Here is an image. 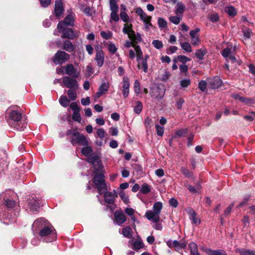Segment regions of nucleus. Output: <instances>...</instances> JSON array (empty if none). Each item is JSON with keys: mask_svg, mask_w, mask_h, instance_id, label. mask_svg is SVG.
<instances>
[{"mask_svg": "<svg viewBox=\"0 0 255 255\" xmlns=\"http://www.w3.org/2000/svg\"><path fill=\"white\" fill-rule=\"evenodd\" d=\"M134 90L136 94L140 93V83L137 80H135L134 82Z\"/></svg>", "mask_w": 255, "mask_h": 255, "instance_id": "nucleus-59", "label": "nucleus"}, {"mask_svg": "<svg viewBox=\"0 0 255 255\" xmlns=\"http://www.w3.org/2000/svg\"><path fill=\"white\" fill-rule=\"evenodd\" d=\"M162 203L160 202H155L153 206V210H148L145 213L146 218L150 221L155 223L153 227L157 230H161L162 226L159 223L160 220V214L162 209Z\"/></svg>", "mask_w": 255, "mask_h": 255, "instance_id": "nucleus-2", "label": "nucleus"}, {"mask_svg": "<svg viewBox=\"0 0 255 255\" xmlns=\"http://www.w3.org/2000/svg\"><path fill=\"white\" fill-rule=\"evenodd\" d=\"M64 73L74 78H78L80 73V71H77L72 64H68L63 67Z\"/></svg>", "mask_w": 255, "mask_h": 255, "instance_id": "nucleus-13", "label": "nucleus"}, {"mask_svg": "<svg viewBox=\"0 0 255 255\" xmlns=\"http://www.w3.org/2000/svg\"><path fill=\"white\" fill-rule=\"evenodd\" d=\"M118 1V0H110L109 1L110 8L111 11L110 19L111 22L113 21L118 22L120 19L118 14L119 9Z\"/></svg>", "mask_w": 255, "mask_h": 255, "instance_id": "nucleus-6", "label": "nucleus"}, {"mask_svg": "<svg viewBox=\"0 0 255 255\" xmlns=\"http://www.w3.org/2000/svg\"><path fill=\"white\" fill-rule=\"evenodd\" d=\"M70 101L66 96L63 95H62L59 99L60 104L63 107H67L69 106Z\"/></svg>", "mask_w": 255, "mask_h": 255, "instance_id": "nucleus-35", "label": "nucleus"}, {"mask_svg": "<svg viewBox=\"0 0 255 255\" xmlns=\"http://www.w3.org/2000/svg\"><path fill=\"white\" fill-rule=\"evenodd\" d=\"M206 54V51L204 49H200L196 51L195 53V56L199 60H202L204 56Z\"/></svg>", "mask_w": 255, "mask_h": 255, "instance_id": "nucleus-48", "label": "nucleus"}, {"mask_svg": "<svg viewBox=\"0 0 255 255\" xmlns=\"http://www.w3.org/2000/svg\"><path fill=\"white\" fill-rule=\"evenodd\" d=\"M123 235L128 238L131 239L132 237L131 228L129 226H127L122 229Z\"/></svg>", "mask_w": 255, "mask_h": 255, "instance_id": "nucleus-31", "label": "nucleus"}, {"mask_svg": "<svg viewBox=\"0 0 255 255\" xmlns=\"http://www.w3.org/2000/svg\"><path fill=\"white\" fill-rule=\"evenodd\" d=\"M8 123L11 127L19 130H23L26 126L21 113L17 110H10L8 114Z\"/></svg>", "mask_w": 255, "mask_h": 255, "instance_id": "nucleus-3", "label": "nucleus"}, {"mask_svg": "<svg viewBox=\"0 0 255 255\" xmlns=\"http://www.w3.org/2000/svg\"><path fill=\"white\" fill-rule=\"evenodd\" d=\"M96 49V57L95 60L96 61L97 63V65L99 67H101L104 62V53L102 49L101 46L99 45H97L95 47Z\"/></svg>", "mask_w": 255, "mask_h": 255, "instance_id": "nucleus-14", "label": "nucleus"}, {"mask_svg": "<svg viewBox=\"0 0 255 255\" xmlns=\"http://www.w3.org/2000/svg\"><path fill=\"white\" fill-rule=\"evenodd\" d=\"M97 136L101 139H103L105 136V131L103 128H99L96 132Z\"/></svg>", "mask_w": 255, "mask_h": 255, "instance_id": "nucleus-57", "label": "nucleus"}, {"mask_svg": "<svg viewBox=\"0 0 255 255\" xmlns=\"http://www.w3.org/2000/svg\"><path fill=\"white\" fill-rule=\"evenodd\" d=\"M179 61L183 63H186L187 62L190 61V59L184 55H179L177 57Z\"/></svg>", "mask_w": 255, "mask_h": 255, "instance_id": "nucleus-63", "label": "nucleus"}, {"mask_svg": "<svg viewBox=\"0 0 255 255\" xmlns=\"http://www.w3.org/2000/svg\"><path fill=\"white\" fill-rule=\"evenodd\" d=\"M117 195L115 193L111 192H106L104 194L105 201L107 203L111 204L110 206H107V208H109L111 211H113L116 208L115 205L114 204L115 198Z\"/></svg>", "mask_w": 255, "mask_h": 255, "instance_id": "nucleus-11", "label": "nucleus"}, {"mask_svg": "<svg viewBox=\"0 0 255 255\" xmlns=\"http://www.w3.org/2000/svg\"><path fill=\"white\" fill-rule=\"evenodd\" d=\"M75 19V14L74 13H71L67 15L63 20L59 21L57 25V29H60L64 27L71 26L74 25Z\"/></svg>", "mask_w": 255, "mask_h": 255, "instance_id": "nucleus-8", "label": "nucleus"}, {"mask_svg": "<svg viewBox=\"0 0 255 255\" xmlns=\"http://www.w3.org/2000/svg\"><path fill=\"white\" fill-rule=\"evenodd\" d=\"M151 191V188L147 183H143L141 187L140 192L142 194H147Z\"/></svg>", "mask_w": 255, "mask_h": 255, "instance_id": "nucleus-42", "label": "nucleus"}, {"mask_svg": "<svg viewBox=\"0 0 255 255\" xmlns=\"http://www.w3.org/2000/svg\"><path fill=\"white\" fill-rule=\"evenodd\" d=\"M84 147L82 148L81 150L82 153L85 156L89 157L91 156V153L93 152V149L91 146L88 145H84Z\"/></svg>", "mask_w": 255, "mask_h": 255, "instance_id": "nucleus-32", "label": "nucleus"}, {"mask_svg": "<svg viewBox=\"0 0 255 255\" xmlns=\"http://www.w3.org/2000/svg\"><path fill=\"white\" fill-rule=\"evenodd\" d=\"M30 209L32 210L33 213L38 211V209H39V204L37 202H34L33 203H30L29 205Z\"/></svg>", "mask_w": 255, "mask_h": 255, "instance_id": "nucleus-53", "label": "nucleus"}, {"mask_svg": "<svg viewBox=\"0 0 255 255\" xmlns=\"http://www.w3.org/2000/svg\"><path fill=\"white\" fill-rule=\"evenodd\" d=\"M199 28H196L195 30H192L190 32V35L191 37V43L193 45H198L200 43L199 35L197 33L200 31Z\"/></svg>", "mask_w": 255, "mask_h": 255, "instance_id": "nucleus-19", "label": "nucleus"}, {"mask_svg": "<svg viewBox=\"0 0 255 255\" xmlns=\"http://www.w3.org/2000/svg\"><path fill=\"white\" fill-rule=\"evenodd\" d=\"M120 17L125 22H127L129 20V16L126 11H121L120 12Z\"/></svg>", "mask_w": 255, "mask_h": 255, "instance_id": "nucleus-58", "label": "nucleus"}, {"mask_svg": "<svg viewBox=\"0 0 255 255\" xmlns=\"http://www.w3.org/2000/svg\"><path fill=\"white\" fill-rule=\"evenodd\" d=\"M115 222L119 226L122 225L126 220V215L122 211H116L114 213Z\"/></svg>", "mask_w": 255, "mask_h": 255, "instance_id": "nucleus-17", "label": "nucleus"}, {"mask_svg": "<svg viewBox=\"0 0 255 255\" xmlns=\"http://www.w3.org/2000/svg\"><path fill=\"white\" fill-rule=\"evenodd\" d=\"M204 251L209 255H227L223 250H212L209 248H206Z\"/></svg>", "mask_w": 255, "mask_h": 255, "instance_id": "nucleus-24", "label": "nucleus"}, {"mask_svg": "<svg viewBox=\"0 0 255 255\" xmlns=\"http://www.w3.org/2000/svg\"><path fill=\"white\" fill-rule=\"evenodd\" d=\"M185 9V5L181 3L178 2L176 4V14L177 15L181 14L182 15Z\"/></svg>", "mask_w": 255, "mask_h": 255, "instance_id": "nucleus-37", "label": "nucleus"}, {"mask_svg": "<svg viewBox=\"0 0 255 255\" xmlns=\"http://www.w3.org/2000/svg\"><path fill=\"white\" fill-rule=\"evenodd\" d=\"M155 128L157 134L158 136H162L164 133V128L159 126L158 125H156Z\"/></svg>", "mask_w": 255, "mask_h": 255, "instance_id": "nucleus-56", "label": "nucleus"}, {"mask_svg": "<svg viewBox=\"0 0 255 255\" xmlns=\"http://www.w3.org/2000/svg\"><path fill=\"white\" fill-rule=\"evenodd\" d=\"M181 171L186 177L190 178L192 176V172L190 171L185 167H182L181 168Z\"/></svg>", "mask_w": 255, "mask_h": 255, "instance_id": "nucleus-49", "label": "nucleus"}, {"mask_svg": "<svg viewBox=\"0 0 255 255\" xmlns=\"http://www.w3.org/2000/svg\"><path fill=\"white\" fill-rule=\"evenodd\" d=\"M109 88V85L108 83H103L100 86L98 91L96 93L97 98H99L103 94L106 93Z\"/></svg>", "mask_w": 255, "mask_h": 255, "instance_id": "nucleus-23", "label": "nucleus"}, {"mask_svg": "<svg viewBox=\"0 0 255 255\" xmlns=\"http://www.w3.org/2000/svg\"><path fill=\"white\" fill-rule=\"evenodd\" d=\"M191 84V81L189 79H182L180 81V86L183 88H186Z\"/></svg>", "mask_w": 255, "mask_h": 255, "instance_id": "nucleus-61", "label": "nucleus"}, {"mask_svg": "<svg viewBox=\"0 0 255 255\" xmlns=\"http://www.w3.org/2000/svg\"><path fill=\"white\" fill-rule=\"evenodd\" d=\"M87 161L92 164L95 171H101L103 168L101 164V160L97 155L90 156L88 157Z\"/></svg>", "mask_w": 255, "mask_h": 255, "instance_id": "nucleus-12", "label": "nucleus"}, {"mask_svg": "<svg viewBox=\"0 0 255 255\" xmlns=\"http://www.w3.org/2000/svg\"><path fill=\"white\" fill-rule=\"evenodd\" d=\"M70 55L63 51H58L54 55L53 62L56 64L65 63L70 59Z\"/></svg>", "mask_w": 255, "mask_h": 255, "instance_id": "nucleus-10", "label": "nucleus"}, {"mask_svg": "<svg viewBox=\"0 0 255 255\" xmlns=\"http://www.w3.org/2000/svg\"><path fill=\"white\" fill-rule=\"evenodd\" d=\"M136 105L134 107V112L136 114H139L142 110V104L141 102H136Z\"/></svg>", "mask_w": 255, "mask_h": 255, "instance_id": "nucleus-44", "label": "nucleus"}, {"mask_svg": "<svg viewBox=\"0 0 255 255\" xmlns=\"http://www.w3.org/2000/svg\"><path fill=\"white\" fill-rule=\"evenodd\" d=\"M77 89H69L67 91V95L70 101H73L76 99L77 97L76 90Z\"/></svg>", "mask_w": 255, "mask_h": 255, "instance_id": "nucleus-30", "label": "nucleus"}, {"mask_svg": "<svg viewBox=\"0 0 255 255\" xmlns=\"http://www.w3.org/2000/svg\"><path fill=\"white\" fill-rule=\"evenodd\" d=\"M144 126L146 129H149L153 126V122L151 118L146 117L145 119Z\"/></svg>", "mask_w": 255, "mask_h": 255, "instance_id": "nucleus-51", "label": "nucleus"}, {"mask_svg": "<svg viewBox=\"0 0 255 255\" xmlns=\"http://www.w3.org/2000/svg\"><path fill=\"white\" fill-rule=\"evenodd\" d=\"M61 85L69 89H78L79 84L76 78L69 76H65L63 78Z\"/></svg>", "mask_w": 255, "mask_h": 255, "instance_id": "nucleus-9", "label": "nucleus"}, {"mask_svg": "<svg viewBox=\"0 0 255 255\" xmlns=\"http://www.w3.org/2000/svg\"><path fill=\"white\" fill-rule=\"evenodd\" d=\"M134 50L135 51L136 56V60L137 61H139V60H141L143 59L142 52L139 47V46L137 45L134 46Z\"/></svg>", "mask_w": 255, "mask_h": 255, "instance_id": "nucleus-39", "label": "nucleus"}, {"mask_svg": "<svg viewBox=\"0 0 255 255\" xmlns=\"http://www.w3.org/2000/svg\"><path fill=\"white\" fill-rule=\"evenodd\" d=\"M170 21L175 24L180 23L181 18L178 16H171L169 17Z\"/></svg>", "mask_w": 255, "mask_h": 255, "instance_id": "nucleus-60", "label": "nucleus"}, {"mask_svg": "<svg viewBox=\"0 0 255 255\" xmlns=\"http://www.w3.org/2000/svg\"><path fill=\"white\" fill-rule=\"evenodd\" d=\"M129 80L128 77L124 76L123 78L122 92L123 96L127 98L129 94Z\"/></svg>", "mask_w": 255, "mask_h": 255, "instance_id": "nucleus-18", "label": "nucleus"}, {"mask_svg": "<svg viewBox=\"0 0 255 255\" xmlns=\"http://www.w3.org/2000/svg\"><path fill=\"white\" fill-rule=\"evenodd\" d=\"M59 32L62 33L61 37L67 38L68 39H74L77 36L76 32L73 30L72 28H68L64 27L60 29H58Z\"/></svg>", "mask_w": 255, "mask_h": 255, "instance_id": "nucleus-15", "label": "nucleus"}, {"mask_svg": "<svg viewBox=\"0 0 255 255\" xmlns=\"http://www.w3.org/2000/svg\"><path fill=\"white\" fill-rule=\"evenodd\" d=\"M144 245L141 240H137L132 243V249L135 250H138L143 247Z\"/></svg>", "mask_w": 255, "mask_h": 255, "instance_id": "nucleus-40", "label": "nucleus"}, {"mask_svg": "<svg viewBox=\"0 0 255 255\" xmlns=\"http://www.w3.org/2000/svg\"><path fill=\"white\" fill-rule=\"evenodd\" d=\"M189 214L190 215V219L192 220L193 224L199 225L200 223V219L194 210H190L189 212Z\"/></svg>", "mask_w": 255, "mask_h": 255, "instance_id": "nucleus-25", "label": "nucleus"}, {"mask_svg": "<svg viewBox=\"0 0 255 255\" xmlns=\"http://www.w3.org/2000/svg\"><path fill=\"white\" fill-rule=\"evenodd\" d=\"M188 245L191 255H200L198 251L197 245L196 243L191 242Z\"/></svg>", "mask_w": 255, "mask_h": 255, "instance_id": "nucleus-28", "label": "nucleus"}, {"mask_svg": "<svg viewBox=\"0 0 255 255\" xmlns=\"http://www.w3.org/2000/svg\"><path fill=\"white\" fill-rule=\"evenodd\" d=\"M207 86V83L204 80H202L200 82H199L198 84V88L200 91H201L203 92H204L206 90Z\"/></svg>", "mask_w": 255, "mask_h": 255, "instance_id": "nucleus-50", "label": "nucleus"}, {"mask_svg": "<svg viewBox=\"0 0 255 255\" xmlns=\"http://www.w3.org/2000/svg\"><path fill=\"white\" fill-rule=\"evenodd\" d=\"M119 195L125 204H127L129 203V201L128 197L124 192H120Z\"/></svg>", "mask_w": 255, "mask_h": 255, "instance_id": "nucleus-62", "label": "nucleus"}, {"mask_svg": "<svg viewBox=\"0 0 255 255\" xmlns=\"http://www.w3.org/2000/svg\"><path fill=\"white\" fill-rule=\"evenodd\" d=\"M34 231H39L40 240L46 243L55 241L57 234L53 226L46 219L39 218L36 220L32 225Z\"/></svg>", "mask_w": 255, "mask_h": 255, "instance_id": "nucleus-1", "label": "nucleus"}, {"mask_svg": "<svg viewBox=\"0 0 255 255\" xmlns=\"http://www.w3.org/2000/svg\"><path fill=\"white\" fill-rule=\"evenodd\" d=\"M244 37L245 38L249 39L253 34L252 31L251 29L246 27L242 29Z\"/></svg>", "mask_w": 255, "mask_h": 255, "instance_id": "nucleus-43", "label": "nucleus"}, {"mask_svg": "<svg viewBox=\"0 0 255 255\" xmlns=\"http://www.w3.org/2000/svg\"><path fill=\"white\" fill-rule=\"evenodd\" d=\"M159 91V88H153L150 92L151 96L156 98L158 100H160L162 98L163 96L158 95L157 94V93Z\"/></svg>", "mask_w": 255, "mask_h": 255, "instance_id": "nucleus-45", "label": "nucleus"}, {"mask_svg": "<svg viewBox=\"0 0 255 255\" xmlns=\"http://www.w3.org/2000/svg\"><path fill=\"white\" fill-rule=\"evenodd\" d=\"M108 49L112 54H115L117 51V48L115 44L110 43L108 45Z\"/></svg>", "mask_w": 255, "mask_h": 255, "instance_id": "nucleus-55", "label": "nucleus"}, {"mask_svg": "<svg viewBox=\"0 0 255 255\" xmlns=\"http://www.w3.org/2000/svg\"><path fill=\"white\" fill-rule=\"evenodd\" d=\"M5 205L8 210V212L5 218L9 220L10 223L14 222L16 220V217L19 214V207L16 205V203L14 201L9 199L5 201Z\"/></svg>", "mask_w": 255, "mask_h": 255, "instance_id": "nucleus-4", "label": "nucleus"}, {"mask_svg": "<svg viewBox=\"0 0 255 255\" xmlns=\"http://www.w3.org/2000/svg\"><path fill=\"white\" fill-rule=\"evenodd\" d=\"M173 247H174L176 251H179L182 249L186 248V244L183 242L180 243L176 240L173 242Z\"/></svg>", "mask_w": 255, "mask_h": 255, "instance_id": "nucleus-36", "label": "nucleus"}, {"mask_svg": "<svg viewBox=\"0 0 255 255\" xmlns=\"http://www.w3.org/2000/svg\"><path fill=\"white\" fill-rule=\"evenodd\" d=\"M72 119L77 122H80L81 121V116L79 114V111L77 112H73V115H72Z\"/></svg>", "mask_w": 255, "mask_h": 255, "instance_id": "nucleus-64", "label": "nucleus"}, {"mask_svg": "<svg viewBox=\"0 0 255 255\" xmlns=\"http://www.w3.org/2000/svg\"><path fill=\"white\" fill-rule=\"evenodd\" d=\"M64 11V8L62 0H56L53 12L54 14L58 19H60L61 15L63 13Z\"/></svg>", "mask_w": 255, "mask_h": 255, "instance_id": "nucleus-16", "label": "nucleus"}, {"mask_svg": "<svg viewBox=\"0 0 255 255\" xmlns=\"http://www.w3.org/2000/svg\"><path fill=\"white\" fill-rule=\"evenodd\" d=\"M181 48L187 52L192 51V47L190 43L188 42H182V40L179 38V40Z\"/></svg>", "mask_w": 255, "mask_h": 255, "instance_id": "nucleus-34", "label": "nucleus"}, {"mask_svg": "<svg viewBox=\"0 0 255 255\" xmlns=\"http://www.w3.org/2000/svg\"><path fill=\"white\" fill-rule=\"evenodd\" d=\"M222 56L225 58H229V59H230L233 62H235L236 61V58L234 55L232 54V51L231 49L227 47L225 48L221 52Z\"/></svg>", "mask_w": 255, "mask_h": 255, "instance_id": "nucleus-21", "label": "nucleus"}, {"mask_svg": "<svg viewBox=\"0 0 255 255\" xmlns=\"http://www.w3.org/2000/svg\"><path fill=\"white\" fill-rule=\"evenodd\" d=\"M104 175L102 173L96 174L93 179V182L100 194L107 190Z\"/></svg>", "mask_w": 255, "mask_h": 255, "instance_id": "nucleus-5", "label": "nucleus"}, {"mask_svg": "<svg viewBox=\"0 0 255 255\" xmlns=\"http://www.w3.org/2000/svg\"><path fill=\"white\" fill-rule=\"evenodd\" d=\"M225 12L230 16H234L237 14L235 8L232 6H227L225 8Z\"/></svg>", "mask_w": 255, "mask_h": 255, "instance_id": "nucleus-38", "label": "nucleus"}, {"mask_svg": "<svg viewBox=\"0 0 255 255\" xmlns=\"http://www.w3.org/2000/svg\"><path fill=\"white\" fill-rule=\"evenodd\" d=\"M123 31L125 34H128V36H131L133 34L134 31L132 29V25L131 24H125L123 29Z\"/></svg>", "mask_w": 255, "mask_h": 255, "instance_id": "nucleus-33", "label": "nucleus"}, {"mask_svg": "<svg viewBox=\"0 0 255 255\" xmlns=\"http://www.w3.org/2000/svg\"><path fill=\"white\" fill-rule=\"evenodd\" d=\"M158 24L159 27L161 28H164L167 26V22L162 17H159L158 19Z\"/></svg>", "mask_w": 255, "mask_h": 255, "instance_id": "nucleus-54", "label": "nucleus"}, {"mask_svg": "<svg viewBox=\"0 0 255 255\" xmlns=\"http://www.w3.org/2000/svg\"><path fill=\"white\" fill-rule=\"evenodd\" d=\"M100 34L104 39L107 40L111 39L113 36V33L110 31L108 32L102 31L100 32Z\"/></svg>", "mask_w": 255, "mask_h": 255, "instance_id": "nucleus-47", "label": "nucleus"}, {"mask_svg": "<svg viewBox=\"0 0 255 255\" xmlns=\"http://www.w3.org/2000/svg\"><path fill=\"white\" fill-rule=\"evenodd\" d=\"M187 133L186 129H180L176 131L175 135L173 137H180L184 136L185 134Z\"/></svg>", "mask_w": 255, "mask_h": 255, "instance_id": "nucleus-46", "label": "nucleus"}, {"mask_svg": "<svg viewBox=\"0 0 255 255\" xmlns=\"http://www.w3.org/2000/svg\"><path fill=\"white\" fill-rule=\"evenodd\" d=\"M71 142L73 145L79 144L80 145H88V140L85 136L81 134L78 131L73 133V136L71 139Z\"/></svg>", "mask_w": 255, "mask_h": 255, "instance_id": "nucleus-7", "label": "nucleus"}, {"mask_svg": "<svg viewBox=\"0 0 255 255\" xmlns=\"http://www.w3.org/2000/svg\"><path fill=\"white\" fill-rule=\"evenodd\" d=\"M222 84L221 79L219 77H216L208 80V86L212 89L218 88Z\"/></svg>", "mask_w": 255, "mask_h": 255, "instance_id": "nucleus-20", "label": "nucleus"}, {"mask_svg": "<svg viewBox=\"0 0 255 255\" xmlns=\"http://www.w3.org/2000/svg\"><path fill=\"white\" fill-rule=\"evenodd\" d=\"M62 48L68 52H72L74 50V45L69 40H65L64 41Z\"/></svg>", "mask_w": 255, "mask_h": 255, "instance_id": "nucleus-26", "label": "nucleus"}, {"mask_svg": "<svg viewBox=\"0 0 255 255\" xmlns=\"http://www.w3.org/2000/svg\"><path fill=\"white\" fill-rule=\"evenodd\" d=\"M135 13L139 16L140 19L143 22L149 19H151V16H148L140 7H137L135 10Z\"/></svg>", "mask_w": 255, "mask_h": 255, "instance_id": "nucleus-22", "label": "nucleus"}, {"mask_svg": "<svg viewBox=\"0 0 255 255\" xmlns=\"http://www.w3.org/2000/svg\"><path fill=\"white\" fill-rule=\"evenodd\" d=\"M137 67L138 69H141L144 73H147L148 71V65L147 62H146V60L142 59L141 60L137 61Z\"/></svg>", "mask_w": 255, "mask_h": 255, "instance_id": "nucleus-29", "label": "nucleus"}, {"mask_svg": "<svg viewBox=\"0 0 255 255\" xmlns=\"http://www.w3.org/2000/svg\"><path fill=\"white\" fill-rule=\"evenodd\" d=\"M152 44L155 48L157 49L162 48L163 46V43L161 41L158 40H154L152 42Z\"/></svg>", "mask_w": 255, "mask_h": 255, "instance_id": "nucleus-52", "label": "nucleus"}, {"mask_svg": "<svg viewBox=\"0 0 255 255\" xmlns=\"http://www.w3.org/2000/svg\"><path fill=\"white\" fill-rule=\"evenodd\" d=\"M236 252L239 253L240 255H255V251L243 248L237 249Z\"/></svg>", "mask_w": 255, "mask_h": 255, "instance_id": "nucleus-27", "label": "nucleus"}, {"mask_svg": "<svg viewBox=\"0 0 255 255\" xmlns=\"http://www.w3.org/2000/svg\"><path fill=\"white\" fill-rule=\"evenodd\" d=\"M133 42L138 43L141 41V37L139 33H135L133 32V34L128 37Z\"/></svg>", "mask_w": 255, "mask_h": 255, "instance_id": "nucleus-41", "label": "nucleus"}]
</instances>
